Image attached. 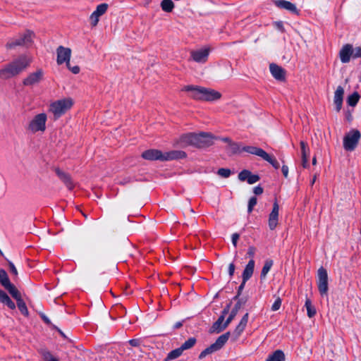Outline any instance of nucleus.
I'll return each mask as SVG.
<instances>
[{
	"label": "nucleus",
	"mask_w": 361,
	"mask_h": 361,
	"mask_svg": "<svg viewBox=\"0 0 361 361\" xmlns=\"http://www.w3.org/2000/svg\"><path fill=\"white\" fill-rule=\"evenodd\" d=\"M247 281H244V279H243V281L241 283V284L240 285V286L238 287V294L235 297V299H236L237 298H238V296L240 295L242 290H243L244 287H245V283H246Z\"/></svg>",
	"instance_id": "obj_50"
},
{
	"label": "nucleus",
	"mask_w": 361,
	"mask_h": 361,
	"mask_svg": "<svg viewBox=\"0 0 361 361\" xmlns=\"http://www.w3.org/2000/svg\"><path fill=\"white\" fill-rule=\"evenodd\" d=\"M279 206L277 203V202H274L273 204L272 211L269 214V227L270 230H274L276 228L277 224H278V220H279Z\"/></svg>",
	"instance_id": "obj_14"
},
{
	"label": "nucleus",
	"mask_w": 361,
	"mask_h": 361,
	"mask_svg": "<svg viewBox=\"0 0 361 361\" xmlns=\"http://www.w3.org/2000/svg\"><path fill=\"white\" fill-rule=\"evenodd\" d=\"M182 91L189 92L190 97L201 102H214L219 100L221 97V94L219 92L198 85H190L184 86Z\"/></svg>",
	"instance_id": "obj_1"
},
{
	"label": "nucleus",
	"mask_w": 361,
	"mask_h": 361,
	"mask_svg": "<svg viewBox=\"0 0 361 361\" xmlns=\"http://www.w3.org/2000/svg\"><path fill=\"white\" fill-rule=\"evenodd\" d=\"M219 350V348L214 343L200 353V354L199 355V359L202 360L207 355H210L214 352H216Z\"/></svg>",
	"instance_id": "obj_31"
},
{
	"label": "nucleus",
	"mask_w": 361,
	"mask_h": 361,
	"mask_svg": "<svg viewBox=\"0 0 361 361\" xmlns=\"http://www.w3.org/2000/svg\"><path fill=\"white\" fill-rule=\"evenodd\" d=\"M300 149H301L302 157H309L310 149L307 146V144L304 141H300Z\"/></svg>",
	"instance_id": "obj_41"
},
{
	"label": "nucleus",
	"mask_w": 361,
	"mask_h": 361,
	"mask_svg": "<svg viewBox=\"0 0 361 361\" xmlns=\"http://www.w3.org/2000/svg\"><path fill=\"white\" fill-rule=\"evenodd\" d=\"M219 350V348L214 343L200 353V354L199 355V359L202 360L207 355H210L214 352H216Z\"/></svg>",
	"instance_id": "obj_29"
},
{
	"label": "nucleus",
	"mask_w": 361,
	"mask_h": 361,
	"mask_svg": "<svg viewBox=\"0 0 361 361\" xmlns=\"http://www.w3.org/2000/svg\"><path fill=\"white\" fill-rule=\"evenodd\" d=\"M129 343L131 346L137 347L140 344V341L139 339H131L129 341Z\"/></svg>",
	"instance_id": "obj_53"
},
{
	"label": "nucleus",
	"mask_w": 361,
	"mask_h": 361,
	"mask_svg": "<svg viewBox=\"0 0 361 361\" xmlns=\"http://www.w3.org/2000/svg\"><path fill=\"white\" fill-rule=\"evenodd\" d=\"M344 96V89L342 86H338L334 92V103L336 106V111L339 112L342 108Z\"/></svg>",
	"instance_id": "obj_17"
},
{
	"label": "nucleus",
	"mask_w": 361,
	"mask_h": 361,
	"mask_svg": "<svg viewBox=\"0 0 361 361\" xmlns=\"http://www.w3.org/2000/svg\"><path fill=\"white\" fill-rule=\"evenodd\" d=\"M214 137L211 133L202 132L199 134L190 133L180 136L179 142L183 146L192 145L202 148L213 144Z\"/></svg>",
	"instance_id": "obj_2"
},
{
	"label": "nucleus",
	"mask_w": 361,
	"mask_h": 361,
	"mask_svg": "<svg viewBox=\"0 0 361 361\" xmlns=\"http://www.w3.org/2000/svg\"><path fill=\"white\" fill-rule=\"evenodd\" d=\"M250 174V171L246 170V169L243 170L238 174V179L240 181H245V180L247 181Z\"/></svg>",
	"instance_id": "obj_45"
},
{
	"label": "nucleus",
	"mask_w": 361,
	"mask_h": 361,
	"mask_svg": "<svg viewBox=\"0 0 361 361\" xmlns=\"http://www.w3.org/2000/svg\"><path fill=\"white\" fill-rule=\"evenodd\" d=\"M353 56L354 58L361 57V47H357L353 49Z\"/></svg>",
	"instance_id": "obj_49"
},
{
	"label": "nucleus",
	"mask_w": 361,
	"mask_h": 361,
	"mask_svg": "<svg viewBox=\"0 0 361 361\" xmlns=\"http://www.w3.org/2000/svg\"><path fill=\"white\" fill-rule=\"evenodd\" d=\"M197 340L194 337H191L185 341L181 345L180 348L183 351L192 348L196 343Z\"/></svg>",
	"instance_id": "obj_37"
},
{
	"label": "nucleus",
	"mask_w": 361,
	"mask_h": 361,
	"mask_svg": "<svg viewBox=\"0 0 361 361\" xmlns=\"http://www.w3.org/2000/svg\"><path fill=\"white\" fill-rule=\"evenodd\" d=\"M231 173V170L225 168H221L217 171V174L223 178H228Z\"/></svg>",
	"instance_id": "obj_44"
},
{
	"label": "nucleus",
	"mask_w": 361,
	"mask_h": 361,
	"mask_svg": "<svg viewBox=\"0 0 361 361\" xmlns=\"http://www.w3.org/2000/svg\"><path fill=\"white\" fill-rule=\"evenodd\" d=\"M186 157V154L183 151L173 150L164 154V161L179 159Z\"/></svg>",
	"instance_id": "obj_23"
},
{
	"label": "nucleus",
	"mask_w": 361,
	"mask_h": 361,
	"mask_svg": "<svg viewBox=\"0 0 361 361\" xmlns=\"http://www.w3.org/2000/svg\"><path fill=\"white\" fill-rule=\"evenodd\" d=\"M55 171L59 178L65 183L69 190H72L74 188V184L71 176L68 173L61 171L59 169H56Z\"/></svg>",
	"instance_id": "obj_22"
},
{
	"label": "nucleus",
	"mask_w": 361,
	"mask_h": 361,
	"mask_svg": "<svg viewBox=\"0 0 361 361\" xmlns=\"http://www.w3.org/2000/svg\"><path fill=\"white\" fill-rule=\"evenodd\" d=\"M266 361H285V355L282 350H277L269 355Z\"/></svg>",
	"instance_id": "obj_28"
},
{
	"label": "nucleus",
	"mask_w": 361,
	"mask_h": 361,
	"mask_svg": "<svg viewBox=\"0 0 361 361\" xmlns=\"http://www.w3.org/2000/svg\"><path fill=\"white\" fill-rule=\"evenodd\" d=\"M255 254V248L252 246H250L248 250H247V255L251 257L252 259L253 258L254 255Z\"/></svg>",
	"instance_id": "obj_51"
},
{
	"label": "nucleus",
	"mask_w": 361,
	"mask_h": 361,
	"mask_svg": "<svg viewBox=\"0 0 361 361\" xmlns=\"http://www.w3.org/2000/svg\"><path fill=\"white\" fill-rule=\"evenodd\" d=\"M30 63L31 59L28 56L25 55L19 56L0 70V78L8 79L20 74L30 66Z\"/></svg>",
	"instance_id": "obj_3"
},
{
	"label": "nucleus",
	"mask_w": 361,
	"mask_h": 361,
	"mask_svg": "<svg viewBox=\"0 0 361 361\" xmlns=\"http://www.w3.org/2000/svg\"><path fill=\"white\" fill-rule=\"evenodd\" d=\"M182 326H183V322H176V323L174 324V326H173V329H179V328H180Z\"/></svg>",
	"instance_id": "obj_62"
},
{
	"label": "nucleus",
	"mask_w": 361,
	"mask_h": 361,
	"mask_svg": "<svg viewBox=\"0 0 361 361\" xmlns=\"http://www.w3.org/2000/svg\"><path fill=\"white\" fill-rule=\"evenodd\" d=\"M239 237H240L239 234H238V233H233V234L232 235V243H233V245L235 247H236V246H237V242H238V239H239Z\"/></svg>",
	"instance_id": "obj_52"
},
{
	"label": "nucleus",
	"mask_w": 361,
	"mask_h": 361,
	"mask_svg": "<svg viewBox=\"0 0 361 361\" xmlns=\"http://www.w3.org/2000/svg\"><path fill=\"white\" fill-rule=\"evenodd\" d=\"M254 268H255V261L253 259H251L247 264L246 265L243 272V279H244V281H248L253 272H254Z\"/></svg>",
	"instance_id": "obj_25"
},
{
	"label": "nucleus",
	"mask_w": 361,
	"mask_h": 361,
	"mask_svg": "<svg viewBox=\"0 0 361 361\" xmlns=\"http://www.w3.org/2000/svg\"><path fill=\"white\" fill-rule=\"evenodd\" d=\"M281 171L285 178H287L288 176V167L286 165H283L281 168Z\"/></svg>",
	"instance_id": "obj_58"
},
{
	"label": "nucleus",
	"mask_w": 361,
	"mask_h": 361,
	"mask_svg": "<svg viewBox=\"0 0 361 361\" xmlns=\"http://www.w3.org/2000/svg\"><path fill=\"white\" fill-rule=\"evenodd\" d=\"M109 5L106 3L98 5L96 10L91 14L90 17V24L92 27H95L99 20V17L104 15Z\"/></svg>",
	"instance_id": "obj_12"
},
{
	"label": "nucleus",
	"mask_w": 361,
	"mask_h": 361,
	"mask_svg": "<svg viewBox=\"0 0 361 361\" xmlns=\"http://www.w3.org/2000/svg\"><path fill=\"white\" fill-rule=\"evenodd\" d=\"M209 52V48L192 50L190 51V58L198 63H204L208 60Z\"/></svg>",
	"instance_id": "obj_9"
},
{
	"label": "nucleus",
	"mask_w": 361,
	"mask_h": 361,
	"mask_svg": "<svg viewBox=\"0 0 361 361\" xmlns=\"http://www.w3.org/2000/svg\"><path fill=\"white\" fill-rule=\"evenodd\" d=\"M361 137L358 130H350L343 137V148L347 151H353L357 147Z\"/></svg>",
	"instance_id": "obj_6"
},
{
	"label": "nucleus",
	"mask_w": 361,
	"mask_h": 361,
	"mask_svg": "<svg viewBox=\"0 0 361 361\" xmlns=\"http://www.w3.org/2000/svg\"><path fill=\"white\" fill-rule=\"evenodd\" d=\"M353 55V47L347 44L344 45L339 52L340 59L342 63H346L350 61V56Z\"/></svg>",
	"instance_id": "obj_19"
},
{
	"label": "nucleus",
	"mask_w": 361,
	"mask_h": 361,
	"mask_svg": "<svg viewBox=\"0 0 361 361\" xmlns=\"http://www.w3.org/2000/svg\"><path fill=\"white\" fill-rule=\"evenodd\" d=\"M23 46L30 47L33 43V39L35 37L34 32L27 30L23 35H20Z\"/></svg>",
	"instance_id": "obj_26"
},
{
	"label": "nucleus",
	"mask_w": 361,
	"mask_h": 361,
	"mask_svg": "<svg viewBox=\"0 0 361 361\" xmlns=\"http://www.w3.org/2000/svg\"><path fill=\"white\" fill-rule=\"evenodd\" d=\"M11 296L17 301V305L20 312L25 315H28V310L25 302L21 298V295L18 290L11 294Z\"/></svg>",
	"instance_id": "obj_20"
},
{
	"label": "nucleus",
	"mask_w": 361,
	"mask_h": 361,
	"mask_svg": "<svg viewBox=\"0 0 361 361\" xmlns=\"http://www.w3.org/2000/svg\"><path fill=\"white\" fill-rule=\"evenodd\" d=\"M0 283L10 294L18 290L16 287L11 283L7 273L4 269H0Z\"/></svg>",
	"instance_id": "obj_13"
},
{
	"label": "nucleus",
	"mask_w": 361,
	"mask_h": 361,
	"mask_svg": "<svg viewBox=\"0 0 361 361\" xmlns=\"http://www.w3.org/2000/svg\"><path fill=\"white\" fill-rule=\"evenodd\" d=\"M0 302L7 305L10 309L14 310L16 308L15 303L11 300L8 295L2 290L0 289Z\"/></svg>",
	"instance_id": "obj_27"
},
{
	"label": "nucleus",
	"mask_w": 361,
	"mask_h": 361,
	"mask_svg": "<svg viewBox=\"0 0 361 361\" xmlns=\"http://www.w3.org/2000/svg\"><path fill=\"white\" fill-rule=\"evenodd\" d=\"M253 192L257 195H261L263 192V188L261 186L258 185L254 188Z\"/></svg>",
	"instance_id": "obj_55"
},
{
	"label": "nucleus",
	"mask_w": 361,
	"mask_h": 361,
	"mask_svg": "<svg viewBox=\"0 0 361 361\" xmlns=\"http://www.w3.org/2000/svg\"><path fill=\"white\" fill-rule=\"evenodd\" d=\"M17 46H23L20 37L18 39H13L10 40L6 45L7 49H13Z\"/></svg>",
	"instance_id": "obj_40"
},
{
	"label": "nucleus",
	"mask_w": 361,
	"mask_h": 361,
	"mask_svg": "<svg viewBox=\"0 0 361 361\" xmlns=\"http://www.w3.org/2000/svg\"><path fill=\"white\" fill-rule=\"evenodd\" d=\"M142 157L146 160L154 161L161 160L164 161V154L158 149H148L142 153Z\"/></svg>",
	"instance_id": "obj_15"
},
{
	"label": "nucleus",
	"mask_w": 361,
	"mask_h": 361,
	"mask_svg": "<svg viewBox=\"0 0 361 361\" xmlns=\"http://www.w3.org/2000/svg\"><path fill=\"white\" fill-rule=\"evenodd\" d=\"M305 306L307 309V314L310 318H312L315 316L317 311L315 307L312 305V302L310 299L307 298Z\"/></svg>",
	"instance_id": "obj_33"
},
{
	"label": "nucleus",
	"mask_w": 361,
	"mask_h": 361,
	"mask_svg": "<svg viewBox=\"0 0 361 361\" xmlns=\"http://www.w3.org/2000/svg\"><path fill=\"white\" fill-rule=\"evenodd\" d=\"M257 200L255 197H252L248 202L247 212L251 213L253 210V207L257 204Z\"/></svg>",
	"instance_id": "obj_46"
},
{
	"label": "nucleus",
	"mask_w": 361,
	"mask_h": 361,
	"mask_svg": "<svg viewBox=\"0 0 361 361\" xmlns=\"http://www.w3.org/2000/svg\"><path fill=\"white\" fill-rule=\"evenodd\" d=\"M219 350V348L214 343L200 353V354L199 355V359L202 360L207 355H210L214 352H216Z\"/></svg>",
	"instance_id": "obj_30"
},
{
	"label": "nucleus",
	"mask_w": 361,
	"mask_h": 361,
	"mask_svg": "<svg viewBox=\"0 0 361 361\" xmlns=\"http://www.w3.org/2000/svg\"><path fill=\"white\" fill-rule=\"evenodd\" d=\"M360 99V95L357 92L349 95L347 98V103L350 106H355Z\"/></svg>",
	"instance_id": "obj_38"
},
{
	"label": "nucleus",
	"mask_w": 361,
	"mask_h": 361,
	"mask_svg": "<svg viewBox=\"0 0 361 361\" xmlns=\"http://www.w3.org/2000/svg\"><path fill=\"white\" fill-rule=\"evenodd\" d=\"M281 305V300L280 298H278L274 302V304L271 306V310L273 311H276L279 310L280 307Z\"/></svg>",
	"instance_id": "obj_48"
},
{
	"label": "nucleus",
	"mask_w": 361,
	"mask_h": 361,
	"mask_svg": "<svg viewBox=\"0 0 361 361\" xmlns=\"http://www.w3.org/2000/svg\"><path fill=\"white\" fill-rule=\"evenodd\" d=\"M161 9L165 12H171L174 8V3L171 0H163L161 2Z\"/></svg>",
	"instance_id": "obj_36"
},
{
	"label": "nucleus",
	"mask_w": 361,
	"mask_h": 361,
	"mask_svg": "<svg viewBox=\"0 0 361 361\" xmlns=\"http://www.w3.org/2000/svg\"><path fill=\"white\" fill-rule=\"evenodd\" d=\"M317 286L319 293L326 295L328 293V274L326 270L321 267L317 271Z\"/></svg>",
	"instance_id": "obj_8"
},
{
	"label": "nucleus",
	"mask_w": 361,
	"mask_h": 361,
	"mask_svg": "<svg viewBox=\"0 0 361 361\" xmlns=\"http://www.w3.org/2000/svg\"><path fill=\"white\" fill-rule=\"evenodd\" d=\"M221 140L223 142L228 143V145L232 142V140L228 137H222V138H221Z\"/></svg>",
	"instance_id": "obj_63"
},
{
	"label": "nucleus",
	"mask_w": 361,
	"mask_h": 361,
	"mask_svg": "<svg viewBox=\"0 0 361 361\" xmlns=\"http://www.w3.org/2000/svg\"><path fill=\"white\" fill-rule=\"evenodd\" d=\"M224 316H220L210 328L209 333L219 334L226 329L230 323H227V319L224 322Z\"/></svg>",
	"instance_id": "obj_16"
},
{
	"label": "nucleus",
	"mask_w": 361,
	"mask_h": 361,
	"mask_svg": "<svg viewBox=\"0 0 361 361\" xmlns=\"http://www.w3.org/2000/svg\"><path fill=\"white\" fill-rule=\"evenodd\" d=\"M248 313H246L243 317L240 323L236 326V328L235 329L232 334L228 331L218 337L214 343L219 348V350L222 348L223 346L226 344L230 336H231V341L233 342L236 341L238 339L239 336L241 335V334L245 330L247 326L248 322Z\"/></svg>",
	"instance_id": "obj_4"
},
{
	"label": "nucleus",
	"mask_w": 361,
	"mask_h": 361,
	"mask_svg": "<svg viewBox=\"0 0 361 361\" xmlns=\"http://www.w3.org/2000/svg\"><path fill=\"white\" fill-rule=\"evenodd\" d=\"M42 355L44 361H59L58 358L54 357L49 351L43 350Z\"/></svg>",
	"instance_id": "obj_42"
},
{
	"label": "nucleus",
	"mask_w": 361,
	"mask_h": 361,
	"mask_svg": "<svg viewBox=\"0 0 361 361\" xmlns=\"http://www.w3.org/2000/svg\"><path fill=\"white\" fill-rule=\"evenodd\" d=\"M68 68L74 74H77L80 72V68L78 66H75L73 67H71L69 64V67Z\"/></svg>",
	"instance_id": "obj_54"
},
{
	"label": "nucleus",
	"mask_w": 361,
	"mask_h": 361,
	"mask_svg": "<svg viewBox=\"0 0 361 361\" xmlns=\"http://www.w3.org/2000/svg\"><path fill=\"white\" fill-rule=\"evenodd\" d=\"M42 319L47 323V324H50V321L49 319H48V317L47 316H45L44 314H42Z\"/></svg>",
	"instance_id": "obj_64"
},
{
	"label": "nucleus",
	"mask_w": 361,
	"mask_h": 361,
	"mask_svg": "<svg viewBox=\"0 0 361 361\" xmlns=\"http://www.w3.org/2000/svg\"><path fill=\"white\" fill-rule=\"evenodd\" d=\"M9 267H10L11 272L12 274H13L14 275L17 276L18 271H17L15 265L12 262H9Z\"/></svg>",
	"instance_id": "obj_56"
},
{
	"label": "nucleus",
	"mask_w": 361,
	"mask_h": 361,
	"mask_svg": "<svg viewBox=\"0 0 361 361\" xmlns=\"http://www.w3.org/2000/svg\"><path fill=\"white\" fill-rule=\"evenodd\" d=\"M57 63L61 65L63 63H66V66L69 67V62L71 56V49L70 48L59 46L56 49Z\"/></svg>",
	"instance_id": "obj_10"
},
{
	"label": "nucleus",
	"mask_w": 361,
	"mask_h": 361,
	"mask_svg": "<svg viewBox=\"0 0 361 361\" xmlns=\"http://www.w3.org/2000/svg\"><path fill=\"white\" fill-rule=\"evenodd\" d=\"M263 159L271 164V166L276 169H278L280 167V164L276 158L270 156L268 153H266L265 156L263 157Z\"/></svg>",
	"instance_id": "obj_39"
},
{
	"label": "nucleus",
	"mask_w": 361,
	"mask_h": 361,
	"mask_svg": "<svg viewBox=\"0 0 361 361\" xmlns=\"http://www.w3.org/2000/svg\"><path fill=\"white\" fill-rule=\"evenodd\" d=\"M229 148L231 152L234 154L242 152L241 145L238 142H231L229 145Z\"/></svg>",
	"instance_id": "obj_43"
},
{
	"label": "nucleus",
	"mask_w": 361,
	"mask_h": 361,
	"mask_svg": "<svg viewBox=\"0 0 361 361\" xmlns=\"http://www.w3.org/2000/svg\"><path fill=\"white\" fill-rule=\"evenodd\" d=\"M274 4L278 8L286 9L293 13H298V9L295 5L290 1L286 0H276L274 1Z\"/></svg>",
	"instance_id": "obj_21"
},
{
	"label": "nucleus",
	"mask_w": 361,
	"mask_h": 361,
	"mask_svg": "<svg viewBox=\"0 0 361 361\" xmlns=\"http://www.w3.org/2000/svg\"><path fill=\"white\" fill-rule=\"evenodd\" d=\"M273 260L271 259H267L264 262V264L262 267V271H261V278L264 279L269 271H270L272 265H273Z\"/></svg>",
	"instance_id": "obj_35"
},
{
	"label": "nucleus",
	"mask_w": 361,
	"mask_h": 361,
	"mask_svg": "<svg viewBox=\"0 0 361 361\" xmlns=\"http://www.w3.org/2000/svg\"><path fill=\"white\" fill-rule=\"evenodd\" d=\"M44 72L42 69H38L34 73H30L23 81L25 86H33L41 82L43 78Z\"/></svg>",
	"instance_id": "obj_11"
},
{
	"label": "nucleus",
	"mask_w": 361,
	"mask_h": 361,
	"mask_svg": "<svg viewBox=\"0 0 361 361\" xmlns=\"http://www.w3.org/2000/svg\"><path fill=\"white\" fill-rule=\"evenodd\" d=\"M73 105V101L71 98H63L51 102L49 107V111L54 115L56 120L66 114Z\"/></svg>",
	"instance_id": "obj_5"
},
{
	"label": "nucleus",
	"mask_w": 361,
	"mask_h": 361,
	"mask_svg": "<svg viewBox=\"0 0 361 361\" xmlns=\"http://www.w3.org/2000/svg\"><path fill=\"white\" fill-rule=\"evenodd\" d=\"M243 302H242L240 300H239L234 306L233 310H231L228 317L227 318V323H231L232 320L235 318L236 316L238 310L241 307Z\"/></svg>",
	"instance_id": "obj_34"
},
{
	"label": "nucleus",
	"mask_w": 361,
	"mask_h": 361,
	"mask_svg": "<svg viewBox=\"0 0 361 361\" xmlns=\"http://www.w3.org/2000/svg\"><path fill=\"white\" fill-rule=\"evenodd\" d=\"M270 72L272 76L277 80L283 81L285 80L286 72L285 70L281 66L271 63L269 66Z\"/></svg>",
	"instance_id": "obj_18"
},
{
	"label": "nucleus",
	"mask_w": 361,
	"mask_h": 361,
	"mask_svg": "<svg viewBox=\"0 0 361 361\" xmlns=\"http://www.w3.org/2000/svg\"><path fill=\"white\" fill-rule=\"evenodd\" d=\"M230 309V305H228L221 312V316H224V318L225 319L226 315L228 313Z\"/></svg>",
	"instance_id": "obj_60"
},
{
	"label": "nucleus",
	"mask_w": 361,
	"mask_h": 361,
	"mask_svg": "<svg viewBox=\"0 0 361 361\" xmlns=\"http://www.w3.org/2000/svg\"><path fill=\"white\" fill-rule=\"evenodd\" d=\"M276 27L281 30V32H283L284 31V27H283V23L279 21V22H276Z\"/></svg>",
	"instance_id": "obj_61"
},
{
	"label": "nucleus",
	"mask_w": 361,
	"mask_h": 361,
	"mask_svg": "<svg viewBox=\"0 0 361 361\" xmlns=\"http://www.w3.org/2000/svg\"><path fill=\"white\" fill-rule=\"evenodd\" d=\"M308 159L309 157H302V165L304 168H307L309 166Z\"/></svg>",
	"instance_id": "obj_59"
},
{
	"label": "nucleus",
	"mask_w": 361,
	"mask_h": 361,
	"mask_svg": "<svg viewBox=\"0 0 361 361\" xmlns=\"http://www.w3.org/2000/svg\"><path fill=\"white\" fill-rule=\"evenodd\" d=\"M183 351L181 350L180 347L176 349H174L171 350L169 353H168L167 356L164 359V361H170L176 358H178L183 354Z\"/></svg>",
	"instance_id": "obj_32"
},
{
	"label": "nucleus",
	"mask_w": 361,
	"mask_h": 361,
	"mask_svg": "<svg viewBox=\"0 0 361 361\" xmlns=\"http://www.w3.org/2000/svg\"><path fill=\"white\" fill-rule=\"evenodd\" d=\"M259 176L257 174H252L251 172H250V174L248 177V179L247 180V182L249 183V184H254L255 183H257L259 180Z\"/></svg>",
	"instance_id": "obj_47"
},
{
	"label": "nucleus",
	"mask_w": 361,
	"mask_h": 361,
	"mask_svg": "<svg viewBox=\"0 0 361 361\" xmlns=\"http://www.w3.org/2000/svg\"><path fill=\"white\" fill-rule=\"evenodd\" d=\"M47 119V116L46 114L41 113L37 114L30 122L28 130L34 133L38 131L44 132L46 129Z\"/></svg>",
	"instance_id": "obj_7"
},
{
	"label": "nucleus",
	"mask_w": 361,
	"mask_h": 361,
	"mask_svg": "<svg viewBox=\"0 0 361 361\" xmlns=\"http://www.w3.org/2000/svg\"><path fill=\"white\" fill-rule=\"evenodd\" d=\"M235 271V265L233 263H231L228 266V274L230 276H233Z\"/></svg>",
	"instance_id": "obj_57"
},
{
	"label": "nucleus",
	"mask_w": 361,
	"mask_h": 361,
	"mask_svg": "<svg viewBox=\"0 0 361 361\" xmlns=\"http://www.w3.org/2000/svg\"><path fill=\"white\" fill-rule=\"evenodd\" d=\"M242 150L249 154L257 155L261 157L262 159H263V157L265 156L267 153L264 149L254 146L243 147Z\"/></svg>",
	"instance_id": "obj_24"
}]
</instances>
